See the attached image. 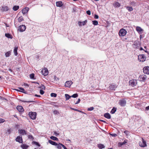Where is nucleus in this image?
I'll list each match as a JSON object with an SVG mask.
<instances>
[{"label": "nucleus", "mask_w": 149, "mask_h": 149, "mask_svg": "<svg viewBox=\"0 0 149 149\" xmlns=\"http://www.w3.org/2000/svg\"><path fill=\"white\" fill-rule=\"evenodd\" d=\"M127 33V31L123 28L121 29L119 32V35L120 36H125Z\"/></svg>", "instance_id": "1"}, {"label": "nucleus", "mask_w": 149, "mask_h": 149, "mask_svg": "<svg viewBox=\"0 0 149 149\" xmlns=\"http://www.w3.org/2000/svg\"><path fill=\"white\" fill-rule=\"evenodd\" d=\"M28 115L29 117L32 119L34 120L36 118L37 113L35 112H30L29 113Z\"/></svg>", "instance_id": "2"}, {"label": "nucleus", "mask_w": 149, "mask_h": 149, "mask_svg": "<svg viewBox=\"0 0 149 149\" xmlns=\"http://www.w3.org/2000/svg\"><path fill=\"white\" fill-rule=\"evenodd\" d=\"M146 59V57L144 54L140 55L138 56V59L139 61L143 62Z\"/></svg>", "instance_id": "3"}, {"label": "nucleus", "mask_w": 149, "mask_h": 149, "mask_svg": "<svg viewBox=\"0 0 149 149\" xmlns=\"http://www.w3.org/2000/svg\"><path fill=\"white\" fill-rule=\"evenodd\" d=\"M139 146L141 147H144L147 146L146 142L143 138H142V141H139Z\"/></svg>", "instance_id": "4"}, {"label": "nucleus", "mask_w": 149, "mask_h": 149, "mask_svg": "<svg viewBox=\"0 0 149 149\" xmlns=\"http://www.w3.org/2000/svg\"><path fill=\"white\" fill-rule=\"evenodd\" d=\"M130 85L132 86H135L137 84V80L135 79H132L129 81Z\"/></svg>", "instance_id": "5"}, {"label": "nucleus", "mask_w": 149, "mask_h": 149, "mask_svg": "<svg viewBox=\"0 0 149 149\" xmlns=\"http://www.w3.org/2000/svg\"><path fill=\"white\" fill-rule=\"evenodd\" d=\"M119 104L121 106L124 107L126 104V101L124 99L120 100L119 101Z\"/></svg>", "instance_id": "6"}, {"label": "nucleus", "mask_w": 149, "mask_h": 149, "mask_svg": "<svg viewBox=\"0 0 149 149\" xmlns=\"http://www.w3.org/2000/svg\"><path fill=\"white\" fill-rule=\"evenodd\" d=\"M41 72L43 75L45 76H47L49 73L48 70L46 68H44V69H43Z\"/></svg>", "instance_id": "7"}, {"label": "nucleus", "mask_w": 149, "mask_h": 149, "mask_svg": "<svg viewBox=\"0 0 149 149\" xmlns=\"http://www.w3.org/2000/svg\"><path fill=\"white\" fill-rule=\"evenodd\" d=\"M15 141L20 143H22L23 140L22 136H17L15 139Z\"/></svg>", "instance_id": "8"}, {"label": "nucleus", "mask_w": 149, "mask_h": 149, "mask_svg": "<svg viewBox=\"0 0 149 149\" xmlns=\"http://www.w3.org/2000/svg\"><path fill=\"white\" fill-rule=\"evenodd\" d=\"M143 72L146 74H149V66H146L144 67L143 69Z\"/></svg>", "instance_id": "9"}, {"label": "nucleus", "mask_w": 149, "mask_h": 149, "mask_svg": "<svg viewBox=\"0 0 149 149\" xmlns=\"http://www.w3.org/2000/svg\"><path fill=\"white\" fill-rule=\"evenodd\" d=\"M26 27L25 25H22L19 26L18 30L20 32H23L25 31Z\"/></svg>", "instance_id": "10"}, {"label": "nucleus", "mask_w": 149, "mask_h": 149, "mask_svg": "<svg viewBox=\"0 0 149 149\" xmlns=\"http://www.w3.org/2000/svg\"><path fill=\"white\" fill-rule=\"evenodd\" d=\"M72 83V82L71 81H67L65 82V86L66 87H70Z\"/></svg>", "instance_id": "11"}, {"label": "nucleus", "mask_w": 149, "mask_h": 149, "mask_svg": "<svg viewBox=\"0 0 149 149\" xmlns=\"http://www.w3.org/2000/svg\"><path fill=\"white\" fill-rule=\"evenodd\" d=\"M146 75H142L140 76L139 79L140 81H143L146 80Z\"/></svg>", "instance_id": "12"}, {"label": "nucleus", "mask_w": 149, "mask_h": 149, "mask_svg": "<svg viewBox=\"0 0 149 149\" xmlns=\"http://www.w3.org/2000/svg\"><path fill=\"white\" fill-rule=\"evenodd\" d=\"M9 10V8L7 6H2L1 10L2 11H6Z\"/></svg>", "instance_id": "13"}, {"label": "nucleus", "mask_w": 149, "mask_h": 149, "mask_svg": "<svg viewBox=\"0 0 149 149\" xmlns=\"http://www.w3.org/2000/svg\"><path fill=\"white\" fill-rule=\"evenodd\" d=\"M19 133H20V134L22 135H26L27 134V132L25 131L23 129H21L19 130L18 131Z\"/></svg>", "instance_id": "14"}, {"label": "nucleus", "mask_w": 149, "mask_h": 149, "mask_svg": "<svg viewBox=\"0 0 149 149\" xmlns=\"http://www.w3.org/2000/svg\"><path fill=\"white\" fill-rule=\"evenodd\" d=\"M16 108L20 112H23L24 111V109L23 107L21 106H17V107Z\"/></svg>", "instance_id": "15"}, {"label": "nucleus", "mask_w": 149, "mask_h": 149, "mask_svg": "<svg viewBox=\"0 0 149 149\" xmlns=\"http://www.w3.org/2000/svg\"><path fill=\"white\" fill-rule=\"evenodd\" d=\"M29 10V8L28 7H26L23 8L22 10V13L24 15L27 13Z\"/></svg>", "instance_id": "16"}, {"label": "nucleus", "mask_w": 149, "mask_h": 149, "mask_svg": "<svg viewBox=\"0 0 149 149\" xmlns=\"http://www.w3.org/2000/svg\"><path fill=\"white\" fill-rule=\"evenodd\" d=\"M117 86L116 85H111L109 86V89L112 90H115L117 88Z\"/></svg>", "instance_id": "17"}, {"label": "nucleus", "mask_w": 149, "mask_h": 149, "mask_svg": "<svg viewBox=\"0 0 149 149\" xmlns=\"http://www.w3.org/2000/svg\"><path fill=\"white\" fill-rule=\"evenodd\" d=\"M87 22V21L86 20L82 22L79 21L78 22V24L79 26H81L82 25L84 26L86 25Z\"/></svg>", "instance_id": "18"}, {"label": "nucleus", "mask_w": 149, "mask_h": 149, "mask_svg": "<svg viewBox=\"0 0 149 149\" xmlns=\"http://www.w3.org/2000/svg\"><path fill=\"white\" fill-rule=\"evenodd\" d=\"M113 6L115 8H117L120 7V4L118 2H115L113 4Z\"/></svg>", "instance_id": "19"}, {"label": "nucleus", "mask_w": 149, "mask_h": 149, "mask_svg": "<svg viewBox=\"0 0 149 149\" xmlns=\"http://www.w3.org/2000/svg\"><path fill=\"white\" fill-rule=\"evenodd\" d=\"M56 5L57 6L60 7L62 6L63 3L62 1H59L56 2Z\"/></svg>", "instance_id": "20"}, {"label": "nucleus", "mask_w": 149, "mask_h": 149, "mask_svg": "<svg viewBox=\"0 0 149 149\" xmlns=\"http://www.w3.org/2000/svg\"><path fill=\"white\" fill-rule=\"evenodd\" d=\"M21 147L23 149H27L29 147V146L25 144H24L22 145Z\"/></svg>", "instance_id": "21"}, {"label": "nucleus", "mask_w": 149, "mask_h": 149, "mask_svg": "<svg viewBox=\"0 0 149 149\" xmlns=\"http://www.w3.org/2000/svg\"><path fill=\"white\" fill-rule=\"evenodd\" d=\"M104 116L108 119H110L111 118L110 114L108 113H105L104 115Z\"/></svg>", "instance_id": "22"}, {"label": "nucleus", "mask_w": 149, "mask_h": 149, "mask_svg": "<svg viewBox=\"0 0 149 149\" xmlns=\"http://www.w3.org/2000/svg\"><path fill=\"white\" fill-rule=\"evenodd\" d=\"M5 36L6 37L8 38L12 39L13 38V36L12 35L9 33H6L5 34Z\"/></svg>", "instance_id": "23"}, {"label": "nucleus", "mask_w": 149, "mask_h": 149, "mask_svg": "<svg viewBox=\"0 0 149 149\" xmlns=\"http://www.w3.org/2000/svg\"><path fill=\"white\" fill-rule=\"evenodd\" d=\"M49 143L51 144L54 145L56 146L57 145V143L54 141H52V140H49Z\"/></svg>", "instance_id": "24"}, {"label": "nucleus", "mask_w": 149, "mask_h": 149, "mask_svg": "<svg viewBox=\"0 0 149 149\" xmlns=\"http://www.w3.org/2000/svg\"><path fill=\"white\" fill-rule=\"evenodd\" d=\"M136 30L138 32H141L143 31V29L139 26H137L136 28Z\"/></svg>", "instance_id": "25"}, {"label": "nucleus", "mask_w": 149, "mask_h": 149, "mask_svg": "<svg viewBox=\"0 0 149 149\" xmlns=\"http://www.w3.org/2000/svg\"><path fill=\"white\" fill-rule=\"evenodd\" d=\"M24 20V19L22 17V16H21L20 17H19L18 18V22H20L22 21H23Z\"/></svg>", "instance_id": "26"}, {"label": "nucleus", "mask_w": 149, "mask_h": 149, "mask_svg": "<svg viewBox=\"0 0 149 149\" xmlns=\"http://www.w3.org/2000/svg\"><path fill=\"white\" fill-rule=\"evenodd\" d=\"M116 108L113 107L111 110V111L110 112V113L111 114H113L116 111Z\"/></svg>", "instance_id": "27"}, {"label": "nucleus", "mask_w": 149, "mask_h": 149, "mask_svg": "<svg viewBox=\"0 0 149 149\" xmlns=\"http://www.w3.org/2000/svg\"><path fill=\"white\" fill-rule=\"evenodd\" d=\"M19 8V6H15L13 7V10L14 11H16Z\"/></svg>", "instance_id": "28"}, {"label": "nucleus", "mask_w": 149, "mask_h": 149, "mask_svg": "<svg viewBox=\"0 0 149 149\" xmlns=\"http://www.w3.org/2000/svg\"><path fill=\"white\" fill-rule=\"evenodd\" d=\"M62 145H63L62 144L59 143L58 144L57 143V145L56 146H57V147L58 149H61Z\"/></svg>", "instance_id": "29"}, {"label": "nucleus", "mask_w": 149, "mask_h": 149, "mask_svg": "<svg viewBox=\"0 0 149 149\" xmlns=\"http://www.w3.org/2000/svg\"><path fill=\"white\" fill-rule=\"evenodd\" d=\"M126 9L130 12L133 10V8L132 7L127 6L126 7Z\"/></svg>", "instance_id": "30"}, {"label": "nucleus", "mask_w": 149, "mask_h": 149, "mask_svg": "<svg viewBox=\"0 0 149 149\" xmlns=\"http://www.w3.org/2000/svg\"><path fill=\"white\" fill-rule=\"evenodd\" d=\"M50 138L51 139L54 141H58V138H57L56 137L53 136H51L50 137Z\"/></svg>", "instance_id": "31"}, {"label": "nucleus", "mask_w": 149, "mask_h": 149, "mask_svg": "<svg viewBox=\"0 0 149 149\" xmlns=\"http://www.w3.org/2000/svg\"><path fill=\"white\" fill-rule=\"evenodd\" d=\"M17 48L16 47H15L14 50V52L15 56H17Z\"/></svg>", "instance_id": "32"}, {"label": "nucleus", "mask_w": 149, "mask_h": 149, "mask_svg": "<svg viewBox=\"0 0 149 149\" xmlns=\"http://www.w3.org/2000/svg\"><path fill=\"white\" fill-rule=\"evenodd\" d=\"M98 147L100 149H102L104 148V146L103 145L100 144L98 145Z\"/></svg>", "instance_id": "33"}, {"label": "nucleus", "mask_w": 149, "mask_h": 149, "mask_svg": "<svg viewBox=\"0 0 149 149\" xmlns=\"http://www.w3.org/2000/svg\"><path fill=\"white\" fill-rule=\"evenodd\" d=\"M11 52L10 51H9L5 53V55L6 56V57H8L10 56V55Z\"/></svg>", "instance_id": "34"}, {"label": "nucleus", "mask_w": 149, "mask_h": 149, "mask_svg": "<svg viewBox=\"0 0 149 149\" xmlns=\"http://www.w3.org/2000/svg\"><path fill=\"white\" fill-rule=\"evenodd\" d=\"M65 96L66 100L69 99L71 97V96H70L68 94H65Z\"/></svg>", "instance_id": "35"}, {"label": "nucleus", "mask_w": 149, "mask_h": 149, "mask_svg": "<svg viewBox=\"0 0 149 149\" xmlns=\"http://www.w3.org/2000/svg\"><path fill=\"white\" fill-rule=\"evenodd\" d=\"M93 24L95 25H97L98 24V22L96 20H93L92 22Z\"/></svg>", "instance_id": "36"}, {"label": "nucleus", "mask_w": 149, "mask_h": 149, "mask_svg": "<svg viewBox=\"0 0 149 149\" xmlns=\"http://www.w3.org/2000/svg\"><path fill=\"white\" fill-rule=\"evenodd\" d=\"M51 96L52 97H56L57 96V94L56 93H52L51 94Z\"/></svg>", "instance_id": "37"}, {"label": "nucleus", "mask_w": 149, "mask_h": 149, "mask_svg": "<svg viewBox=\"0 0 149 149\" xmlns=\"http://www.w3.org/2000/svg\"><path fill=\"white\" fill-rule=\"evenodd\" d=\"M126 143H127V142L126 141H124L122 143H119V145L120 146H121L122 145H123L125 144Z\"/></svg>", "instance_id": "38"}, {"label": "nucleus", "mask_w": 149, "mask_h": 149, "mask_svg": "<svg viewBox=\"0 0 149 149\" xmlns=\"http://www.w3.org/2000/svg\"><path fill=\"white\" fill-rule=\"evenodd\" d=\"M28 138L29 139L33 140L34 139V138L33 136L32 135H29L28 136Z\"/></svg>", "instance_id": "39"}, {"label": "nucleus", "mask_w": 149, "mask_h": 149, "mask_svg": "<svg viewBox=\"0 0 149 149\" xmlns=\"http://www.w3.org/2000/svg\"><path fill=\"white\" fill-rule=\"evenodd\" d=\"M78 96V95L77 93L74 94L71 96V97L74 98L77 97Z\"/></svg>", "instance_id": "40"}, {"label": "nucleus", "mask_w": 149, "mask_h": 149, "mask_svg": "<svg viewBox=\"0 0 149 149\" xmlns=\"http://www.w3.org/2000/svg\"><path fill=\"white\" fill-rule=\"evenodd\" d=\"M94 109L93 107H90L88 108L87 110L88 111H91L93 110Z\"/></svg>", "instance_id": "41"}, {"label": "nucleus", "mask_w": 149, "mask_h": 149, "mask_svg": "<svg viewBox=\"0 0 149 149\" xmlns=\"http://www.w3.org/2000/svg\"><path fill=\"white\" fill-rule=\"evenodd\" d=\"M34 74H30V77L31 79H33L34 78Z\"/></svg>", "instance_id": "42"}, {"label": "nucleus", "mask_w": 149, "mask_h": 149, "mask_svg": "<svg viewBox=\"0 0 149 149\" xmlns=\"http://www.w3.org/2000/svg\"><path fill=\"white\" fill-rule=\"evenodd\" d=\"M18 88L19 89L22 90V91H21V92H22L23 93H25V92H24V91H25L24 89L23 88L21 87H19Z\"/></svg>", "instance_id": "43"}, {"label": "nucleus", "mask_w": 149, "mask_h": 149, "mask_svg": "<svg viewBox=\"0 0 149 149\" xmlns=\"http://www.w3.org/2000/svg\"><path fill=\"white\" fill-rule=\"evenodd\" d=\"M33 143L34 144H36V145L38 146H40V144L38 143L36 141H33Z\"/></svg>", "instance_id": "44"}, {"label": "nucleus", "mask_w": 149, "mask_h": 149, "mask_svg": "<svg viewBox=\"0 0 149 149\" xmlns=\"http://www.w3.org/2000/svg\"><path fill=\"white\" fill-rule=\"evenodd\" d=\"M5 121V120L2 118H0V123H2Z\"/></svg>", "instance_id": "45"}, {"label": "nucleus", "mask_w": 149, "mask_h": 149, "mask_svg": "<svg viewBox=\"0 0 149 149\" xmlns=\"http://www.w3.org/2000/svg\"><path fill=\"white\" fill-rule=\"evenodd\" d=\"M39 88L45 90V87L44 85H42L40 87H39Z\"/></svg>", "instance_id": "46"}, {"label": "nucleus", "mask_w": 149, "mask_h": 149, "mask_svg": "<svg viewBox=\"0 0 149 149\" xmlns=\"http://www.w3.org/2000/svg\"><path fill=\"white\" fill-rule=\"evenodd\" d=\"M70 109H72V110H74V111H79V112H81V111L79 110L78 109H75L74 108H71Z\"/></svg>", "instance_id": "47"}, {"label": "nucleus", "mask_w": 149, "mask_h": 149, "mask_svg": "<svg viewBox=\"0 0 149 149\" xmlns=\"http://www.w3.org/2000/svg\"><path fill=\"white\" fill-rule=\"evenodd\" d=\"M53 113L54 114H56L58 113V112L57 110H54L53 111Z\"/></svg>", "instance_id": "48"}, {"label": "nucleus", "mask_w": 149, "mask_h": 149, "mask_svg": "<svg viewBox=\"0 0 149 149\" xmlns=\"http://www.w3.org/2000/svg\"><path fill=\"white\" fill-rule=\"evenodd\" d=\"M40 93L41 95H43L44 93V91L42 90H40Z\"/></svg>", "instance_id": "49"}, {"label": "nucleus", "mask_w": 149, "mask_h": 149, "mask_svg": "<svg viewBox=\"0 0 149 149\" xmlns=\"http://www.w3.org/2000/svg\"><path fill=\"white\" fill-rule=\"evenodd\" d=\"M11 131H10V129H8L7 130V132H6V133H8V134H10V133Z\"/></svg>", "instance_id": "50"}, {"label": "nucleus", "mask_w": 149, "mask_h": 149, "mask_svg": "<svg viewBox=\"0 0 149 149\" xmlns=\"http://www.w3.org/2000/svg\"><path fill=\"white\" fill-rule=\"evenodd\" d=\"M86 13L89 15H90L91 14V12L90 10H87L86 11Z\"/></svg>", "instance_id": "51"}, {"label": "nucleus", "mask_w": 149, "mask_h": 149, "mask_svg": "<svg viewBox=\"0 0 149 149\" xmlns=\"http://www.w3.org/2000/svg\"><path fill=\"white\" fill-rule=\"evenodd\" d=\"M129 132L127 130H125L124 132V133L126 134L127 136Z\"/></svg>", "instance_id": "52"}, {"label": "nucleus", "mask_w": 149, "mask_h": 149, "mask_svg": "<svg viewBox=\"0 0 149 149\" xmlns=\"http://www.w3.org/2000/svg\"><path fill=\"white\" fill-rule=\"evenodd\" d=\"M0 98L2 100H6V101H7V99H6L4 98V97H1V96H0Z\"/></svg>", "instance_id": "53"}, {"label": "nucleus", "mask_w": 149, "mask_h": 149, "mask_svg": "<svg viewBox=\"0 0 149 149\" xmlns=\"http://www.w3.org/2000/svg\"><path fill=\"white\" fill-rule=\"evenodd\" d=\"M95 19H97L99 18L98 16L97 15H95L94 16Z\"/></svg>", "instance_id": "54"}, {"label": "nucleus", "mask_w": 149, "mask_h": 149, "mask_svg": "<svg viewBox=\"0 0 149 149\" xmlns=\"http://www.w3.org/2000/svg\"><path fill=\"white\" fill-rule=\"evenodd\" d=\"M80 99H78L77 101L75 103V104H78L80 102Z\"/></svg>", "instance_id": "55"}, {"label": "nucleus", "mask_w": 149, "mask_h": 149, "mask_svg": "<svg viewBox=\"0 0 149 149\" xmlns=\"http://www.w3.org/2000/svg\"><path fill=\"white\" fill-rule=\"evenodd\" d=\"M54 79L56 80H58V78H57L56 76H54Z\"/></svg>", "instance_id": "56"}, {"label": "nucleus", "mask_w": 149, "mask_h": 149, "mask_svg": "<svg viewBox=\"0 0 149 149\" xmlns=\"http://www.w3.org/2000/svg\"><path fill=\"white\" fill-rule=\"evenodd\" d=\"M62 147L64 149H67V148L65 147V146L63 144L62 145Z\"/></svg>", "instance_id": "57"}, {"label": "nucleus", "mask_w": 149, "mask_h": 149, "mask_svg": "<svg viewBox=\"0 0 149 149\" xmlns=\"http://www.w3.org/2000/svg\"><path fill=\"white\" fill-rule=\"evenodd\" d=\"M35 96L37 97H40L41 96L40 95H38L37 94H35Z\"/></svg>", "instance_id": "58"}, {"label": "nucleus", "mask_w": 149, "mask_h": 149, "mask_svg": "<svg viewBox=\"0 0 149 149\" xmlns=\"http://www.w3.org/2000/svg\"><path fill=\"white\" fill-rule=\"evenodd\" d=\"M112 136H117V134H111Z\"/></svg>", "instance_id": "59"}, {"label": "nucleus", "mask_w": 149, "mask_h": 149, "mask_svg": "<svg viewBox=\"0 0 149 149\" xmlns=\"http://www.w3.org/2000/svg\"><path fill=\"white\" fill-rule=\"evenodd\" d=\"M100 121L102 122H103L104 123H106V121L105 120H100Z\"/></svg>", "instance_id": "60"}, {"label": "nucleus", "mask_w": 149, "mask_h": 149, "mask_svg": "<svg viewBox=\"0 0 149 149\" xmlns=\"http://www.w3.org/2000/svg\"><path fill=\"white\" fill-rule=\"evenodd\" d=\"M25 102H28V103H29V102H35L34 101H25Z\"/></svg>", "instance_id": "61"}, {"label": "nucleus", "mask_w": 149, "mask_h": 149, "mask_svg": "<svg viewBox=\"0 0 149 149\" xmlns=\"http://www.w3.org/2000/svg\"><path fill=\"white\" fill-rule=\"evenodd\" d=\"M146 109L147 110H149V106L146 107Z\"/></svg>", "instance_id": "62"}, {"label": "nucleus", "mask_w": 149, "mask_h": 149, "mask_svg": "<svg viewBox=\"0 0 149 149\" xmlns=\"http://www.w3.org/2000/svg\"><path fill=\"white\" fill-rule=\"evenodd\" d=\"M53 105L54 106L56 107H58V105H56L55 104H53Z\"/></svg>", "instance_id": "63"}, {"label": "nucleus", "mask_w": 149, "mask_h": 149, "mask_svg": "<svg viewBox=\"0 0 149 149\" xmlns=\"http://www.w3.org/2000/svg\"><path fill=\"white\" fill-rule=\"evenodd\" d=\"M140 50H144L143 49V48L141 47L140 48Z\"/></svg>", "instance_id": "64"}]
</instances>
